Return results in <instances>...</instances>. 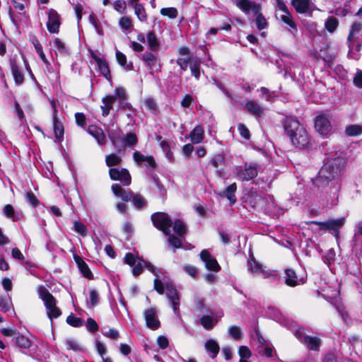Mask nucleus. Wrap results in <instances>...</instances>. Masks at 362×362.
Instances as JSON below:
<instances>
[{
    "label": "nucleus",
    "instance_id": "nucleus-1",
    "mask_svg": "<svg viewBox=\"0 0 362 362\" xmlns=\"http://www.w3.org/2000/svg\"><path fill=\"white\" fill-rule=\"evenodd\" d=\"M344 160L339 157L327 159L319 172L316 184H326L324 193L327 206H334L338 202V194L341 188L340 177L344 172Z\"/></svg>",
    "mask_w": 362,
    "mask_h": 362
},
{
    "label": "nucleus",
    "instance_id": "nucleus-2",
    "mask_svg": "<svg viewBox=\"0 0 362 362\" xmlns=\"http://www.w3.org/2000/svg\"><path fill=\"white\" fill-rule=\"evenodd\" d=\"M284 129L293 145L299 148H305L310 143V138L305 128L298 121L291 117L286 118Z\"/></svg>",
    "mask_w": 362,
    "mask_h": 362
},
{
    "label": "nucleus",
    "instance_id": "nucleus-3",
    "mask_svg": "<svg viewBox=\"0 0 362 362\" xmlns=\"http://www.w3.org/2000/svg\"><path fill=\"white\" fill-rule=\"evenodd\" d=\"M235 4L245 14L252 12L254 16H257L255 23L259 30L267 28V22L260 11V5L250 0H235Z\"/></svg>",
    "mask_w": 362,
    "mask_h": 362
},
{
    "label": "nucleus",
    "instance_id": "nucleus-4",
    "mask_svg": "<svg viewBox=\"0 0 362 362\" xmlns=\"http://www.w3.org/2000/svg\"><path fill=\"white\" fill-rule=\"evenodd\" d=\"M154 288L159 294H163L165 291V295L172 305L175 314H178L180 297L173 285L170 283H163L160 280L156 278L154 279Z\"/></svg>",
    "mask_w": 362,
    "mask_h": 362
},
{
    "label": "nucleus",
    "instance_id": "nucleus-5",
    "mask_svg": "<svg viewBox=\"0 0 362 362\" xmlns=\"http://www.w3.org/2000/svg\"><path fill=\"white\" fill-rule=\"evenodd\" d=\"M124 262L132 267V274L134 276H138L141 274L143 268H147L153 275L157 276V270L150 263L146 262L131 252L127 253L124 257Z\"/></svg>",
    "mask_w": 362,
    "mask_h": 362
},
{
    "label": "nucleus",
    "instance_id": "nucleus-6",
    "mask_svg": "<svg viewBox=\"0 0 362 362\" xmlns=\"http://www.w3.org/2000/svg\"><path fill=\"white\" fill-rule=\"evenodd\" d=\"M39 295L46 307L49 318L59 317L62 313L56 306L57 301L54 297L44 287L40 288Z\"/></svg>",
    "mask_w": 362,
    "mask_h": 362
},
{
    "label": "nucleus",
    "instance_id": "nucleus-7",
    "mask_svg": "<svg viewBox=\"0 0 362 362\" xmlns=\"http://www.w3.org/2000/svg\"><path fill=\"white\" fill-rule=\"evenodd\" d=\"M234 172L239 180L250 181L255 178L258 174L257 165L255 163H246L243 168H235Z\"/></svg>",
    "mask_w": 362,
    "mask_h": 362
},
{
    "label": "nucleus",
    "instance_id": "nucleus-8",
    "mask_svg": "<svg viewBox=\"0 0 362 362\" xmlns=\"http://www.w3.org/2000/svg\"><path fill=\"white\" fill-rule=\"evenodd\" d=\"M151 221L155 227L162 230L165 235L170 233V228L173 222L169 216L163 212H156L151 215Z\"/></svg>",
    "mask_w": 362,
    "mask_h": 362
},
{
    "label": "nucleus",
    "instance_id": "nucleus-9",
    "mask_svg": "<svg viewBox=\"0 0 362 362\" xmlns=\"http://www.w3.org/2000/svg\"><path fill=\"white\" fill-rule=\"evenodd\" d=\"M362 30V23L360 22H354L351 26V29L349 30V33L347 37V44L349 46V48L350 51L353 50L354 48L357 52H359L361 50V45L360 43H357L355 46V43L356 42L358 35L361 33ZM351 54V52H349V54ZM350 57L354 58L355 59H357V57H354L352 55H350Z\"/></svg>",
    "mask_w": 362,
    "mask_h": 362
},
{
    "label": "nucleus",
    "instance_id": "nucleus-10",
    "mask_svg": "<svg viewBox=\"0 0 362 362\" xmlns=\"http://www.w3.org/2000/svg\"><path fill=\"white\" fill-rule=\"evenodd\" d=\"M314 127L315 131L323 137H327L332 130L330 117L325 114H320L315 117Z\"/></svg>",
    "mask_w": 362,
    "mask_h": 362
},
{
    "label": "nucleus",
    "instance_id": "nucleus-11",
    "mask_svg": "<svg viewBox=\"0 0 362 362\" xmlns=\"http://www.w3.org/2000/svg\"><path fill=\"white\" fill-rule=\"evenodd\" d=\"M109 175L112 180H119L124 186H128L131 184V175L125 168H110L109 170Z\"/></svg>",
    "mask_w": 362,
    "mask_h": 362
},
{
    "label": "nucleus",
    "instance_id": "nucleus-12",
    "mask_svg": "<svg viewBox=\"0 0 362 362\" xmlns=\"http://www.w3.org/2000/svg\"><path fill=\"white\" fill-rule=\"evenodd\" d=\"M248 269L256 276L264 279H267L274 276L273 272L265 270L263 266L257 262L254 258H252L248 262Z\"/></svg>",
    "mask_w": 362,
    "mask_h": 362
},
{
    "label": "nucleus",
    "instance_id": "nucleus-13",
    "mask_svg": "<svg viewBox=\"0 0 362 362\" xmlns=\"http://www.w3.org/2000/svg\"><path fill=\"white\" fill-rule=\"evenodd\" d=\"M291 4L298 13L311 14L313 11L314 4L311 0H291Z\"/></svg>",
    "mask_w": 362,
    "mask_h": 362
},
{
    "label": "nucleus",
    "instance_id": "nucleus-14",
    "mask_svg": "<svg viewBox=\"0 0 362 362\" xmlns=\"http://www.w3.org/2000/svg\"><path fill=\"white\" fill-rule=\"evenodd\" d=\"M146 326L153 329H157L160 326V321L157 316V310L151 308L144 310V313Z\"/></svg>",
    "mask_w": 362,
    "mask_h": 362
},
{
    "label": "nucleus",
    "instance_id": "nucleus-15",
    "mask_svg": "<svg viewBox=\"0 0 362 362\" xmlns=\"http://www.w3.org/2000/svg\"><path fill=\"white\" fill-rule=\"evenodd\" d=\"M199 256L207 269L214 272H218L221 269V267L216 259L213 257L207 250H202Z\"/></svg>",
    "mask_w": 362,
    "mask_h": 362
},
{
    "label": "nucleus",
    "instance_id": "nucleus-16",
    "mask_svg": "<svg viewBox=\"0 0 362 362\" xmlns=\"http://www.w3.org/2000/svg\"><path fill=\"white\" fill-rule=\"evenodd\" d=\"M305 281V278L298 276L293 269H286L285 270V284L287 286L294 287L304 284Z\"/></svg>",
    "mask_w": 362,
    "mask_h": 362
},
{
    "label": "nucleus",
    "instance_id": "nucleus-17",
    "mask_svg": "<svg viewBox=\"0 0 362 362\" xmlns=\"http://www.w3.org/2000/svg\"><path fill=\"white\" fill-rule=\"evenodd\" d=\"M315 223L317 224L322 230H332L337 233L339 229L344 223V218H341L337 219H332L325 222H315Z\"/></svg>",
    "mask_w": 362,
    "mask_h": 362
},
{
    "label": "nucleus",
    "instance_id": "nucleus-18",
    "mask_svg": "<svg viewBox=\"0 0 362 362\" xmlns=\"http://www.w3.org/2000/svg\"><path fill=\"white\" fill-rule=\"evenodd\" d=\"M60 25L59 16L56 11L50 9L48 11V21L47 27L49 32L57 33Z\"/></svg>",
    "mask_w": 362,
    "mask_h": 362
},
{
    "label": "nucleus",
    "instance_id": "nucleus-19",
    "mask_svg": "<svg viewBox=\"0 0 362 362\" xmlns=\"http://www.w3.org/2000/svg\"><path fill=\"white\" fill-rule=\"evenodd\" d=\"M133 159L138 164L144 165L149 168H154L156 167V161L151 156H144L138 151L133 153Z\"/></svg>",
    "mask_w": 362,
    "mask_h": 362
},
{
    "label": "nucleus",
    "instance_id": "nucleus-20",
    "mask_svg": "<svg viewBox=\"0 0 362 362\" xmlns=\"http://www.w3.org/2000/svg\"><path fill=\"white\" fill-rule=\"evenodd\" d=\"M91 57L97 63L100 74L108 81H110L111 76L107 62L102 57H100L94 52H91Z\"/></svg>",
    "mask_w": 362,
    "mask_h": 362
},
{
    "label": "nucleus",
    "instance_id": "nucleus-21",
    "mask_svg": "<svg viewBox=\"0 0 362 362\" xmlns=\"http://www.w3.org/2000/svg\"><path fill=\"white\" fill-rule=\"evenodd\" d=\"M49 45L52 47L56 55H60L62 57L69 55V47L59 38H54L49 42Z\"/></svg>",
    "mask_w": 362,
    "mask_h": 362
},
{
    "label": "nucleus",
    "instance_id": "nucleus-22",
    "mask_svg": "<svg viewBox=\"0 0 362 362\" xmlns=\"http://www.w3.org/2000/svg\"><path fill=\"white\" fill-rule=\"evenodd\" d=\"M87 132L95 138L99 145L105 144L106 137L101 128L95 125H90L87 129Z\"/></svg>",
    "mask_w": 362,
    "mask_h": 362
},
{
    "label": "nucleus",
    "instance_id": "nucleus-23",
    "mask_svg": "<svg viewBox=\"0 0 362 362\" xmlns=\"http://www.w3.org/2000/svg\"><path fill=\"white\" fill-rule=\"evenodd\" d=\"M245 108L255 117H261L264 115V108L255 100L247 101L245 103Z\"/></svg>",
    "mask_w": 362,
    "mask_h": 362
},
{
    "label": "nucleus",
    "instance_id": "nucleus-24",
    "mask_svg": "<svg viewBox=\"0 0 362 362\" xmlns=\"http://www.w3.org/2000/svg\"><path fill=\"white\" fill-rule=\"evenodd\" d=\"M112 191L116 197L121 198L123 201L132 200L133 193L123 189L119 184H113Z\"/></svg>",
    "mask_w": 362,
    "mask_h": 362
},
{
    "label": "nucleus",
    "instance_id": "nucleus-25",
    "mask_svg": "<svg viewBox=\"0 0 362 362\" xmlns=\"http://www.w3.org/2000/svg\"><path fill=\"white\" fill-rule=\"evenodd\" d=\"M189 136L193 144H200L204 138V129L202 125L196 126L190 132Z\"/></svg>",
    "mask_w": 362,
    "mask_h": 362
},
{
    "label": "nucleus",
    "instance_id": "nucleus-26",
    "mask_svg": "<svg viewBox=\"0 0 362 362\" xmlns=\"http://www.w3.org/2000/svg\"><path fill=\"white\" fill-rule=\"evenodd\" d=\"M223 315V313H221L218 315H216V317L214 319L210 315H204L200 319V323L204 329L207 330L212 329L217 323L218 318H221Z\"/></svg>",
    "mask_w": 362,
    "mask_h": 362
},
{
    "label": "nucleus",
    "instance_id": "nucleus-27",
    "mask_svg": "<svg viewBox=\"0 0 362 362\" xmlns=\"http://www.w3.org/2000/svg\"><path fill=\"white\" fill-rule=\"evenodd\" d=\"M53 129L54 136L58 141H61L64 137V129L62 122L58 117L54 116L52 117Z\"/></svg>",
    "mask_w": 362,
    "mask_h": 362
},
{
    "label": "nucleus",
    "instance_id": "nucleus-28",
    "mask_svg": "<svg viewBox=\"0 0 362 362\" xmlns=\"http://www.w3.org/2000/svg\"><path fill=\"white\" fill-rule=\"evenodd\" d=\"M115 100L116 98L113 95H107L102 99L103 105L100 107L103 117L109 115L110 110L112 109V105Z\"/></svg>",
    "mask_w": 362,
    "mask_h": 362
},
{
    "label": "nucleus",
    "instance_id": "nucleus-29",
    "mask_svg": "<svg viewBox=\"0 0 362 362\" xmlns=\"http://www.w3.org/2000/svg\"><path fill=\"white\" fill-rule=\"evenodd\" d=\"M308 349L318 351L321 345V339L316 337H303V343Z\"/></svg>",
    "mask_w": 362,
    "mask_h": 362
},
{
    "label": "nucleus",
    "instance_id": "nucleus-30",
    "mask_svg": "<svg viewBox=\"0 0 362 362\" xmlns=\"http://www.w3.org/2000/svg\"><path fill=\"white\" fill-rule=\"evenodd\" d=\"M11 69L16 84L17 86L23 84L24 81L23 74L13 59L11 60Z\"/></svg>",
    "mask_w": 362,
    "mask_h": 362
},
{
    "label": "nucleus",
    "instance_id": "nucleus-31",
    "mask_svg": "<svg viewBox=\"0 0 362 362\" xmlns=\"http://www.w3.org/2000/svg\"><path fill=\"white\" fill-rule=\"evenodd\" d=\"M280 19L289 27L288 30L292 34L295 35L296 33L297 26L290 12L286 13H282L280 16Z\"/></svg>",
    "mask_w": 362,
    "mask_h": 362
},
{
    "label": "nucleus",
    "instance_id": "nucleus-32",
    "mask_svg": "<svg viewBox=\"0 0 362 362\" xmlns=\"http://www.w3.org/2000/svg\"><path fill=\"white\" fill-rule=\"evenodd\" d=\"M264 204H265V206L264 207L265 213L271 215L276 214V204L272 197L261 199L259 204L263 205Z\"/></svg>",
    "mask_w": 362,
    "mask_h": 362
},
{
    "label": "nucleus",
    "instance_id": "nucleus-33",
    "mask_svg": "<svg viewBox=\"0 0 362 362\" xmlns=\"http://www.w3.org/2000/svg\"><path fill=\"white\" fill-rule=\"evenodd\" d=\"M205 349L210 354L212 358H215L219 351V346L214 339H209L206 341Z\"/></svg>",
    "mask_w": 362,
    "mask_h": 362
},
{
    "label": "nucleus",
    "instance_id": "nucleus-34",
    "mask_svg": "<svg viewBox=\"0 0 362 362\" xmlns=\"http://www.w3.org/2000/svg\"><path fill=\"white\" fill-rule=\"evenodd\" d=\"M149 49L152 51H156L160 46L159 41L156 35L153 32H148L146 35V40Z\"/></svg>",
    "mask_w": 362,
    "mask_h": 362
},
{
    "label": "nucleus",
    "instance_id": "nucleus-35",
    "mask_svg": "<svg viewBox=\"0 0 362 362\" xmlns=\"http://www.w3.org/2000/svg\"><path fill=\"white\" fill-rule=\"evenodd\" d=\"M108 136L112 141V144L117 148V150L120 152L123 150V148L121 147L122 144L123 143V140L120 137V130H118L117 133H114L112 132H108Z\"/></svg>",
    "mask_w": 362,
    "mask_h": 362
},
{
    "label": "nucleus",
    "instance_id": "nucleus-36",
    "mask_svg": "<svg viewBox=\"0 0 362 362\" xmlns=\"http://www.w3.org/2000/svg\"><path fill=\"white\" fill-rule=\"evenodd\" d=\"M237 186L235 183H233L229 185L226 190L223 192L224 196L230 201V205L233 204L236 202L235 192Z\"/></svg>",
    "mask_w": 362,
    "mask_h": 362
},
{
    "label": "nucleus",
    "instance_id": "nucleus-37",
    "mask_svg": "<svg viewBox=\"0 0 362 362\" xmlns=\"http://www.w3.org/2000/svg\"><path fill=\"white\" fill-rule=\"evenodd\" d=\"M345 133L349 136H357L362 134V127L358 124L349 125L345 129Z\"/></svg>",
    "mask_w": 362,
    "mask_h": 362
},
{
    "label": "nucleus",
    "instance_id": "nucleus-38",
    "mask_svg": "<svg viewBox=\"0 0 362 362\" xmlns=\"http://www.w3.org/2000/svg\"><path fill=\"white\" fill-rule=\"evenodd\" d=\"M173 226L175 233L180 236L184 235L187 232V226L182 220L175 221Z\"/></svg>",
    "mask_w": 362,
    "mask_h": 362
},
{
    "label": "nucleus",
    "instance_id": "nucleus-39",
    "mask_svg": "<svg viewBox=\"0 0 362 362\" xmlns=\"http://www.w3.org/2000/svg\"><path fill=\"white\" fill-rule=\"evenodd\" d=\"M75 259L83 275L86 278H90L92 273L88 265L79 257H75Z\"/></svg>",
    "mask_w": 362,
    "mask_h": 362
},
{
    "label": "nucleus",
    "instance_id": "nucleus-40",
    "mask_svg": "<svg viewBox=\"0 0 362 362\" xmlns=\"http://www.w3.org/2000/svg\"><path fill=\"white\" fill-rule=\"evenodd\" d=\"M134 9L138 19L141 22H145L147 19V15L143 6L139 3H136Z\"/></svg>",
    "mask_w": 362,
    "mask_h": 362
},
{
    "label": "nucleus",
    "instance_id": "nucleus-41",
    "mask_svg": "<svg viewBox=\"0 0 362 362\" xmlns=\"http://www.w3.org/2000/svg\"><path fill=\"white\" fill-rule=\"evenodd\" d=\"M137 141V137L135 134L131 132L128 133L124 138L121 147L124 148L125 146H135Z\"/></svg>",
    "mask_w": 362,
    "mask_h": 362
},
{
    "label": "nucleus",
    "instance_id": "nucleus-42",
    "mask_svg": "<svg viewBox=\"0 0 362 362\" xmlns=\"http://www.w3.org/2000/svg\"><path fill=\"white\" fill-rule=\"evenodd\" d=\"M142 59L145 64L150 69H152L156 63V57L151 52H146L142 56Z\"/></svg>",
    "mask_w": 362,
    "mask_h": 362
},
{
    "label": "nucleus",
    "instance_id": "nucleus-43",
    "mask_svg": "<svg viewBox=\"0 0 362 362\" xmlns=\"http://www.w3.org/2000/svg\"><path fill=\"white\" fill-rule=\"evenodd\" d=\"M200 64L201 62L199 59H194L189 64L192 75L197 79H199L200 76Z\"/></svg>",
    "mask_w": 362,
    "mask_h": 362
},
{
    "label": "nucleus",
    "instance_id": "nucleus-44",
    "mask_svg": "<svg viewBox=\"0 0 362 362\" xmlns=\"http://www.w3.org/2000/svg\"><path fill=\"white\" fill-rule=\"evenodd\" d=\"M117 61L126 70H132L133 69L132 64H127L126 56L119 51L116 52Z\"/></svg>",
    "mask_w": 362,
    "mask_h": 362
},
{
    "label": "nucleus",
    "instance_id": "nucleus-45",
    "mask_svg": "<svg viewBox=\"0 0 362 362\" xmlns=\"http://www.w3.org/2000/svg\"><path fill=\"white\" fill-rule=\"evenodd\" d=\"M338 25L337 19L333 16L329 17L325 23V28L329 33H334L337 28Z\"/></svg>",
    "mask_w": 362,
    "mask_h": 362
},
{
    "label": "nucleus",
    "instance_id": "nucleus-46",
    "mask_svg": "<svg viewBox=\"0 0 362 362\" xmlns=\"http://www.w3.org/2000/svg\"><path fill=\"white\" fill-rule=\"evenodd\" d=\"M12 306V302L10 296L0 297V309L2 312L6 313L9 311Z\"/></svg>",
    "mask_w": 362,
    "mask_h": 362
},
{
    "label": "nucleus",
    "instance_id": "nucleus-47",
    "mask_svg": "<svg viewBox=\"0 0 362 362\" xmlns=\"http://www.w3.org/2000/svg\"><path fill=\"white\" fill-rule=\"evenodd\" d=\"M112 6L115 11L119 14H124L127 11V2L124 0H116Z\"/></svg>",
    "mask_w": 362,
    "mask_h": 362
},
{
    "label": "nucleus",
    "instance_id": "nucleus-48",
    "mask_svg": "<svg viewBox=\"0 0 362 362\" xmlns=\"http://www.w3.org/2000/svg\"><path fill=\"white\" fill-rule=\"evenodd\" d=\"M132 202L134 205V206L137 209H141L142 207H144L146 205V200L144 197H142L141 194H132Z\"/></svg>",
    "mask_w": 362,
    "mask_h": 362
},
{
    "label": "nucleus",
    "instance_id": "nucleus-49",
    "mask_svg": "<svg viewBox=\"0 0 362 362\" xmlns=\"http://www.w3.org/2000/svg\"><path fill=\"white\" fill-rule=\"evenodd\" d=\"M228 332L230 337L235 340H240L243 337L240 328L235 325L229 327L228 329Z\"/></svg>",
    "mask_w": 362,
    "mask_h": 362
},
{
    "label": "nucleus",
    "instance_id": "nucleus-50",
    "mask_svg": "<svg viewBox=\"0 0 362 362\" xmlns=\"http://www.w3.org/2000/svg\"><path fill=\"white\" fill-rule=\"evenodd\" d=\"M15 341L20 348L28 349L31 346V341L30 339L23 335L16 337Z\"/></svg>",
    "mask_w": 362,
    "mask_h": 362
},
{
    "label": "nucleus",
    "instance_id": "nucleus-51",
    "mask_svg": "<svg viewBox=\"0 0 362 362\" xmlns=\"http://www.w3.org/2000/svg\"><path fill=\"white\" fill-rule=\"evenodd\" d=\"M122 158L116 154L112 153L106 156L105 162L107 166L111 167L119 164Z\"/></svg>",
    "mask_w": 362,
    "mask_h": 362
},
{
    "label": "nucleus",
    "instance_id": "nucleus-52",
    "mask_svg": "<svg viewBox=\"0 0 362 362\" xmlns=\"http://www.w3.org/2000/svg\"><path fill=\"white\" fill-rule=\"evenodd\" d=\"M160 14L165 16H168L170 18L175 19L178 16V11L175 8H163L160 10Z\"/></svg>",
    "mask_w": 362,
    "mask_h": 362
},
{
    "label": "nucleus",
    "instance_id": "nucleus-53",
    "mask_svg": "<svg viewBox=\"0 0 362 362\" xmlns=\"http://www.w3.org/2000/svg\"><path fill=\"white\" fill-rule=\"evenodd\" d=\"M74 230L82 236H86L88 233L86 226L78 221L74 222Z\"/></svg>",
    "mask_w": 362,
    "mask_h": 362
},
{
    "label": "nucleus",
    "instance_id": "nucleus-54",
    "mask_svg": "<svg viewBox=\"0 0 362 362\" xmlns=\"http://www.w3.org/2000/svg\"><path fill=\"white\" fill-rule=\"evenodd\" d=\"M33 45L40 59L43 62V63L48 64V60L43 52L42 47L40 43L37 40H35L33 42Z\"/></svg>",
    "mask_w": 362,
    "mask_h": 362
},
{
    "label": "nucleus",
    "instance_id": "nucleus-55",
    "mask_svg": "<svg viewBox=\"0 0 362 362\" xmlns=\"http://www.w3.org/2000/svg\"><path fill=\"white\" fill-rule=\"evenodd\" d=\"M119 25L124 30H129L132 26V23L129 17L123 16L119 20Z\"/></svg>",
    "mask_w": 362,
    "mask_h": 362
},
{
    "label": "nucleus",
    "instance_id": "nucleus-56",
    "mask_svg": "<svg viewBox=\"0 0 362 362\" xmlns=\"http://www.w3.org/2000/svg\"><path fill=\"white\" fill-rule=\"evenodd\" d=\"M65 344L68 349H71L74 351H82V348L80 344L73 339H67L65 341Z\"/></svg>",
    "mask_w": 362,
    "mask_h": 362
},
{
    "label": "nucleus",
    "instance_id": "nucleus-57",
    "mask_svg": "<svg viewBox=\"0 0 362 362\" xmlns=\"http://www.w3.org/2000/svg\"><path fill=\"white\" fill-rule=\"evenodd\" d=\"M4 214L13 221H16V214L13 207L10 204H6L3 209Z\"/></svg>",
    "mask_w": 362,
    "mask_h": 362
},
{
    "label": "nucleus",
    "instance_id": "nucleus-58",
    "mask_svg": "<svg viewBox=\"0 0 362 362\" xmlns=\"http://www.w3.org/2000/svg\"><path fill=\"white\" fill-rule=\"evenodd\" d=\"M66 322L69 325L75 327H79L83 325V320L80 317H76L73 315H69L66 318Z\"/></svg>",
    "mask_w": 362,
    "mask_h": 362
},
{
    "label": "nucleus",
    "instance_id": "nucleus-59",
    "mask_svg": "<svg viewBox=\"0 0 362 362\" xmlns=\"http://www.w3.org/2000/svg\"><path fill=\"white\" fill-rule=\"evenodd\" d=\"M238 354L240 356V359L247 360L250 358L252 353L249 348L246 346H241L239 348Z\"/></svg>",
    "mask_w": 362,
    "mask_h": 362
},
{
    "label": "nucleus",
    "instance_id": "nucleus-60",
    "mask_svg": "<svg viewBox=\"0 0 362 362\" xmlns=\"http://www.w3.org/2000/svg\"><path fill=\"white\" fill-rule=\"evenodd\" d=\"M194 59L192 57L188 58H178L177 59V64L180 66V67L183 70L186 71L188 67V64H190L191 61H192Z\"/></svg>",
    "mask_w": 362,
    "mask_h": 362
},
{
    "label": "nucleus",
    "instance_id": "nucleus-61",
    "mask_svg": "<svg viewBox=\"0 0 362 362\" xmlns=\"http://www.w3.org/2000/svg\"><path fill=\"white\" fill-rule=\"evenodd\" d=\"M224 160L225 158L223 154H217L211 158V163L213 165V166L217 168L219 165H223L224 163Z\"/></svg>",
    "mask_w": 362,
    "mask_h": 362
},
{
    "label": "nucleus",
    "instance_id": "nucleus-62",
    "mask_svg": "<svg viewBox=\"0 0 362 362\" xmlns=\"http://www.w3.org/2000/svg\"><path fill=\"white\" fill-rule=\"evenodd\" d=\"M160 146L163 151L165 153V156L168 158V159H171L173 158V153L170 151V148L168 143L165 141H161L160 143Z\"/></svg>",
    "mask_w": 362,
    "mask_h": 362
},
{
    "label": "nucleus",
    "instance_id": "nucleus-63",
    "mask_svg": "<svg viewBox=\"0 0 362 362\" xmlns=\"http://www.w3.org/2000/svg\"><path fill=\"white\" fill-rule=\"evenodd\" d=\"M238 130L240 134L245 139H249L250 137V133L247 127L243 124H239L238 126Z\"/></svg>",
    "mask_w": 362,
    "mask_h": 362
},
{
    "label": "nucleus",
    "instance_id": "nucleus-64",
    "mask_svg": "<svg viewBox=\"0 0 362 362\" xmlns=\"http://www.w3.org/2000/svg\"><path fill=\"white\" fill-rule=\"evenodd\" d=\"M75 119L78 126L83 127L86 125V118L83 113L76 112L75 114Z\"/></svg>",
    "mask_w": 362,
    "mask_h": 362
}]
</instances>
